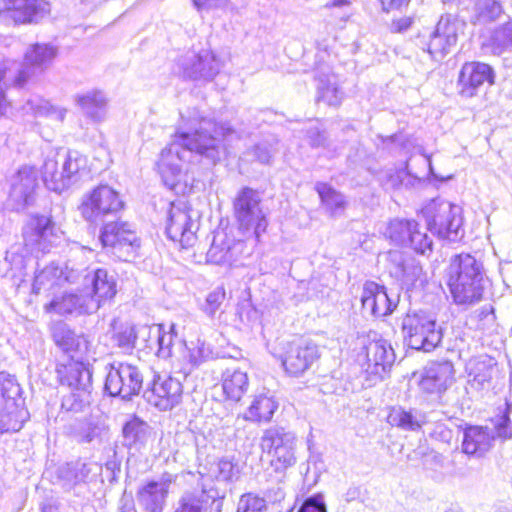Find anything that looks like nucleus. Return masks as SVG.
Returning a JSON list of instances; mask_svg holds the SVG:
<instances>
[{"mask_svg":"<svg viewBox=\"0 0 512 512\" xmlns=\"http://www.w3.org/2000/svg\"><path fill=\"white\" fill-rule=\"evenodd\" d=\"M234 130L227 124L218 125L197 110L181 114L173 141L165 147L157 162L164 184L173 188L181 175L182 164L192 153H196L215 164L220 159L221 138Z\"/></svg>","mask_w":512,"mask_h":512,"instance_id":"obj_1","label":"nucleus"},{"mask_svg":"<svg viewBox=\"0 0 512 512\" xmlns=\"http://www.w3.org/2000/svg\"><path fill=\"white\" fill-rule=\"evenodd\" d=\"M25 243L12 245L0 261V275L18 290L25 282L27 265L32 260L29 251L48 252L59 239L55 224L47 216L34 217L23 232Z\"/></svg>","mask_w":512,"mask_h":512,"instance_id":"obj_2","label":"nucleus"},{"mask_svg":"<svg viewBox=\"0 0 512 512\" xmlns=\"http://www.w3.org/2000/svg\"><path fill=\"white\" fill-rule=\"evenodd\" d=\"M80 283L83 288L80 293H64L54 298L45 306L46 311L61 315L78 313L92 314L97 312L117 293V283L114 275L106 269H83L80 271Z\"/></svg>","mask_w":512,"mask_h":512,"instance_id":"obj_3","label":"nucleus"},{"mask_svg":"<svg viewBox=\"0 0 512 512\" xmlns=\"http://www.w3.org/2000/svg\"><path fill=\"white\" fill-rule=\"evenodd\" d=\"M448 286L457 305H474L482 300L486 274L483 263L470 253L456 254L447 269Z\"/></svg>","mask_w":512,"mask_h":512,"instance_id":"obj_4","label":"nucleus"},{"mask_svg":"<svg viewBox=\"0 0 512 512\" xmlns=\"http://www.w3.org/2000/svg\"><path fill=\"white\" fill-rule=\"evenodd\" d=\"M401 328L408 346L415 350L430 352L443 337L435 316L425 310H409L402 319Z\"/></svg>","mask_w":512,"mask_h":512,"instance_id":"obj_5","label":"nucleus"},{"mask_svg":"<svg viewBox=\"0 0 512 512\" xmlns=\"http://www.w3.org/2000/svg\"><path fill=\"white\" fill-rule=\"evenodd\" d=\"M233 214L239 230L250 233L259 240L268 226L267 213L258 191L243 187L233 200Z\"/></svg>","mask_w":512,"mask_h":512,"instance_id":"obj_6","label":"nucleus"},{"mask_svg":"<svg viewBox=\"0 0 512 512\" xmlns=\"http://www.w3.org/2000/svg\"><path fill=\"white\" fill-rule=\"evenodd\" d=\"M28 418L19 384L10 376L0 373V432H17Z\"/></svg>","mask_w":512,"mask_h":512,"instance_id":"obj_7","label":"nucleus"},{"mask_svg":"<svg viewBox=\"0 0 512 512\" xmlns=\"http://www.w3.org/2000/svg\"><path fill=\"white\" fill-rule=\"evenodd\" d=\"M124 203L117 191L108 185H100L82 200L80 211L83 218L95 225L105 224L115 218Z\"/></svg>","mask_w":512,"mask_h":512,"instance_id":"obj_8","label":"nucleus"},{"mask_svg":"<svg viewBox=\"0 0 512 512\" xmlns=\"http://www.w3.org/2000/svg\"><path fill=\"white\" fill-rule=\"evenodd\" d=\"M104 392L111 397L131 400L140 393L144 376L141 370L129 363H113L106 366Z\"/></svg>","mask_w":512,"mask_h":512,"instance_id":"obj_9","label":"nucleus"},{"mask_svg":"<svg viewBox=\"0 0 512 512\" xmlns=\"http://www.w3.org/2000/svg\"><path fill=\"white\" fill-rule=\"evenodd\" d=\"M100 241L109 253L121 261H130L140 247V240L131 225L118 220L103 224Z\"/></svg>","mask_w":512,"mask_h":512,"instance_id":"obj_10","label":"nucleus"},{"mask_svg":"<svg viewBox=\"0 0 512 512\" xmlns=\"http://www.w3.org/2000/svg\"><path fill=\"white\" fill-rule=\"evenodd\" d=\"M427 228L439 238L457 241L463 236L461 207L447 201L434 203L429 210Z\"/></svg>","mask_w":512,"mask_h":512,"instance_id":"obj_11","label":"nucleus"},{"mask_svg":"<svg viewBox=\"0 0 512 512\" xmlns=\"http://www.w3.org/2000/svg\"><path fill=\"white\" fill-rule=\"evenodd\" d=\"M202 481L184 491L174 505L173 512H222L224 496L214 485Z\"/></svg>","mask_w":512,"mask_h":512,"instance_id":"obj_12","label":"nucleus"},{"mask_svg":"<svg viewBox=\"0 0 512 512\" xmlns=\"http://www.w3.org/2000/svg\"><path fill=\"white\" fill-rule=\"evenodd\" d=\"M192 210L184 202L171 203L167 215L166 234L182 247L192 246L198 224L192 219Z\"/></svg>","mask_w":512,"mask_h":512,"instance_id":"obj_13","label":"nucleus"},{"mask_svg":"<svg viewBox=\"0 0 512 512\" xmlns=\"http://www.w3.org/2000/svg\"><path fill=\"white\" fill-rule=\"evenodd\" d=\"M183 386L180 380L167 375H154L151 386L144 391V399L161 411L178 405L182 399Z\"/></svg>","mask_w":512,"mask_h":512,"instance_id":"obj_14","label":"nucleus"},{"mask_svg":"<svg viewBox=\"0 0 512 512\" xmlns=\"http://www.w3.org/2000/svg\"><path fill=\"white\" fill-rule=\"evenodd\" d=\"M182 73L185 78L193 81H212L222 68L217 55L208 49L185 56L181 61Z\"/></svg>","mask_w":512,"mask_h":512,"instance_id":"obj_15","label":"nucleus"},{"mask_svg":"<svg viewBox=\"0 0 512 512\" xmlns=\"http://www.w3.org/2000/svg\"><path fill=\"white\" fill-rule=\"evenodd\" d=\"M366 367L364 373L369 385L382 380L387 369L395 361V354L391 344L385 339H377L366 346Z\"/></svg>","mask_w":512,"mask_h":512,"instance_id":"obj_16","label":"nucleus"},{"mask_svg":"<svg viewBox=\"0 0 512 512\" xmlns=\"http://www.w3.org/2000/svg\"><path fill=\"white\" fill-rule=\"evenodd\" d=\"M463 23L459 22L452 15L441 16L434 32L431 34L427 51L436 60H442L458 40L459 30Z\"/></svg>","mask_w":512,"mask_h":512,"instance_id":"obj_17","label":"nucleus"},{"mask_svg":"<svg viewBox=\"0 0 512 512\" xmlns=\"http://www.w3.org/2000/svg\"><path fill=\"white\" fill-rule=\"evenodd\" d=\"M495 72L493 68L482 62H467L460 71L458 86L459 94L465 98H472L478 94L484 85H493Z\"/></svg>","mask_w":512,"mask_h":512,"instance_id":"obj_18","label":"nucleus"},{"mask_svg":"<svg viewBox=\"0 0 512 512\" xmlns=\"http://www.w3.org/2000/svg\"><path fill=\"white\" fill-rule=\"evenodd\" d=\"M319 357L318 346L305 339L290 342L282 359L285 370L298 376L308 370Z\"/></svg>","mask_w":512,"mask_h":512,"instance_id":"obj_19","label":"nucleus"},{"mask_svg":"<svg viewBox=\"0 0 512 512\" xmlns=\"http://www.w3.org/2000/svg\"><path fill=\"white\" fill-rule=\"evenodd\" d=\"M391 263L390 273L401 281L407 290L422 288L427 282L426 274L418 260L411 256L405 257L399 251L389 252Z\"/></svg>","mask_w":512,"mask_h":512,"instance_id":"obj_20","label":"nucleus"},{"mask_svg":"<svg viewBox=\"0 0 512 512\" xmlns=\"http://www.w3.org/2000/svg\"><path fill=\"white\" fill-rule=\"evenodd\" d=\"M57 55L55 46L47 43H36L31 45L24 56V64L18 71L14 83L23 87L37 70L43 71Z\"/></svg>","mask_w":512,"mask_h":512,"instance_id":"obj_21","label":"nucleus"},{"mask_svg":"<svg viewBox=\"0 0 512 512\" xmlns=\"http://www.w3.org/2000/svg\"><path fill=\"white\" fill-rule=\"evenodd\" d=\"M398 301V296H390L384 286L374 281H366L363 285L362 308L376 318L390 315L397 307Z\"/></svg>","mask_w":512,"mask_h":512,"instance_id":"obj_22","label":"nucleus"},{"mask_svg":"<svg viewBox=\"0 0 512 512\" xmlns=\"http://www.w3.org/2000/svg\"><path fill=\"white\" fill-rule=\"evenodd\" d=\"M47 12L44 0H0V14L7 13L16 24H36Z\"/></svg>","mask_w":512,"mask_h":512,"instance_id":"obj_23","label":"nucleus"},{"mask_svg":"<svg viewBox=\"0 0 512 512\" xmlns=\"http://www.w3.org/2000/svg\"><path fill=\"white\" fill-rule=\"evenodd\" d=\"M38 186V173L33 167L23 166L13 176L9 202L14 210L24 209L33 200Z\"/></svg>","mask_w":512,"mask_h":512,"instance_id":"obj_24","label":"nucleus"},{"mask_svg":"<svg viewBox=\"0 0 512 512\" xmlns=\"http://www.w3.org/2000/svg\"><path fill=\"white\" fill-rule=\"evenodd\" d=\"M454 382V366L450 361L431 362L423 372L420 387L423 391L441 395Z\"/></svg>","mask_w":512,"mask_h":512,"instance_id":"obj_25","label":"nucleus"},{"mask_svg":"<svg viewBox=\"0 0 512 512\" xmlns=\"http://www.w3.org/2000/svg\"><path fill=\"white\" fill-rule=\"evenodd\" d=\"M81 270H75L66 266L64 272L58 265L51 263L41 270H36L32 292L39 294L41 290H49L54 286L61 285L64 282L77 284L80 281Z\"/></svg>","mask_w":512,"mask_h":512,"instance_id":"obj_26","label":"nucleus"},{"mask_svg":"<svg viewBox=\"0 0 512 512\" xmlns=\"http://www.w3.org/2000/svg\"><path fill=\"white\" fill-rule=\"evenodd\" d=\"M243 241L228 238L227 235L218 233L207 252V260L217 265H233L244 251Z\"/></svg>","mask_w":512,"mask_h":512,"instance_id":"obj_27","label":"nucleus"},{"mask_svg":"<svg viewBox=\"0 0 512 512\" xmlns=\"http://www.w3.org/2000/svg\"><path fill=\"white\" fill-rule=\"evenodd\" d=\"M56 374L61 385L70 389L92 388V371L83 362L68 360L66 363H58Z\"/></svg>","mask_w":512,"mask_h":512,"instance_id":"obj_28","label":"nucleus"},{"mask_svg":"<svg viewBox=\"0 0 512 512\" xmlns=\"http://www.w3.org/2000/svg\"><path fill=\"white\" fill-rule=\"evenodd\" d=\"M102 466L97 462L75 461L66 463L58 470L59 478L65 482L68 488L80 483L91 482L101 474Z\"/></svg>","mask_w":512,"mask_h":512,"instance_id":"obj_29","label":"nucleus"},{"mask_svg":"<svg viewBox=\"0 0 512 512\" xmlns=\"http://www.w3.org/2000/svg\"><path fill=\"white\" fill-rule=\"evenodd\" d=\"M169 484L150 481L139 488L136 499L146 512H163L168 495Z\"/></svg>","mask_w":512,"mask_h":512,"instance_id":"obj_30","label":"nucleus"},{"mask_svg":"<svg viewBox=\"0 0 512 512\" xmlns=\"http://www.w3.org/2000/svg\"><path fill=\"white\" fill-rule=\"evenodd\" d=\"M494 440L495 436L488 427L470 426L464 431L462 451L480 457L490 450Z\"/></svg>","mask_w":512,"mask_h":512,"instance_id":"obj_31","label":"nucleus"},{"mask_svg":"<svg viewBox=\"0 0 512 512\" xmlns=\"http://www.w3.org/2000/svg\"><path fill=\"white\" fill-rule=\"evenodd\" d=\"M85 159L78 154V152H68L62 157L61 172L58 180H51L50 184L55 192H62L67 189L72 183L77 181L78 173L84 166Z\"/></svg>","mask_w":512,"mask_h":512,"instance_id":"obj_32","label":"nucleus"},{"mask_svg":"<svg viewBox=\"0 0 512 512\" xmlns=\"http://www.w3.org/2000/svg\"><path fill=\"white\" fill-rule=\"evenodd\" d=\"M496 362L489 356H481L468 363L469 383L476 390H484L490 386Z\"/></svg>","mask_w":512,"mask_h":512,"instance_id":"obj_33","label":"nucleus"},{"mask_svg":"<svg viewBox=\"0 0 512 512\" xmlns=\"http://www.w3.org/2000/svg\"><path fill=\"white\" fill-rule=\"evenodd\" d=\"M139 333L143 337H153L152 340H148L150 343L145 345L146 348L153 349L157 346V355L163 359H167L173 355L174 340L177 339V335L174 332V325L171 326L168 332L163 331L162 325L156 326L155 328H142Z\"/></svg>","mask_w":512,"mask_h":512,"instance_id":"obj_34","label":"nucleus"},{"mask_svg":"<svg viewBox=\"0 0 512 512\" xmlns=\"http://www.w3.org/2000/svg\"><path fill=\"white\" fill-rule=\"evenodd\" d=\"M317 101H323L329 106H339L344 93L339 88L337 77L332 73L317 72Z\"/></svg>","mask_w":512,"mask_h":512,"instance_id":"obj_35","label":"nucleus"},{"mask_svg":"<svg viewBox=\"0 0 512 512\" xmlns=\"http://www.w3.org/2000/svg\"><path fill=\"white\" fill-rule=\"evenodd\" d=\"M75 100L83 113L93 121L99 122L105 118L107 98L102 91L93 90L79 94Z\"/></svg>","mask_w":512,"mask_h":512,"instance_id":"obj_36","label":"nucleus"},{"mask_svg":"<svg viewBox=\"0 0 512 512\" xmlns=\"http://www.w3.org/2000/svg\"><path fill=\"white\" fill-rule=\"evenodd\" d=\"M249 387L246 372L239 369H226L222 374V389L227 399L239 401Z\"/></svg>","mask_w":512,"mask_h":512,"instance_id":"obj_37","label":"nucleus"},{"mask_svg":"<svg viewBox=\"0 0 512 512\" xmlns=\"http://www.w3.org/2000/svg\"><path fill=\"white\" fill-rule=\"evenodd\" d=\"M289 444H296V437L292 432L280 426L264 430L260 439L261 449L268 455Z\"/></svg>","mask_w":512,"mask_h":512,"instance_id":"obj_38","label":"nucleus"},{"mask_svg":"<svg viewBox=\"0 0 512 512\" xmlns=\"http://www.w3.org/2000/svg\"><path fill=\"white\" fill-rule=\"evenodd\" d=\"M391 425L403 430L416 431L426 423V416L419 410H404L401 407L393 408L388 416Z\"/></svg>","mask_w":512,"mask_h":512,"instance_id":"obj_39","label":"nucleus"},{"mask_svg":"<svg viewBox=\"0 0 512 512\" xmlns=\"http://www.w3.org/2000/svg\"><path fill=\"white\" fill-rule=\"evenodd\" d=\"M277 409L278 403L273 397L261 394L256 396L248 407L245 419L252 422H268Z\"/></svg>","mask_w":512,"mask_h":512,"instance_id":"obj_40","label":"nucleus"},{"mask_svg":"<svg viewBox=\"0 0 512 512\" xmlns=\"http://www.w3.org/2000/svg\"><path fill=\"white\" fill-rule=\"evenodd\" d=\"M53 340L65 352H83L87 349V341L83 336L76 335L67 325L60 323L53 329Z\"/></svg>","mask_w":512,"mask_h":512,"instance_id":"obj_41","label":"nucleus"},{"mask_svg":"<svg viewBox=\"0 0 512 512\" xmlns=\"http://www.w3.org/2000/svg\"><path fill=\"white\" fill-rule=\"evenodd\" d=\"M416 221L407 219H393L388 223L385 236L399 246L407 247L412 231L416 227Z\"/></svg>","mask_w":512,"mask_h":512,"instance_id":"obj_42","label":"nucleus"},{"mask_svg":"<svg viewBox=\"0 0 512 512\" xmlns=\"http://www.w3.org/2000/svg\"><path fill=\"white\" fill-rule=\"evenodd\" d=\"M125 445L129 447L143 445L149 437V425L134 417L125 423L122 429Z\"/></svg>","mask_w":512,"mask_h":512,"instance_id":"obj_43","label":"nucleus"},{"mask_svg":"<svg viewBox=\"0 0 512 512\" xmlns=\"http://www.w3.org/2000/svg\"><path fill=\"white\" fill-rule=\"evenodd\" d=\"M92 401V388L71 389L62 398L61 408L67 412L79 413L88 408Z\"/></svg>","mask_w":512,"mask_h":512,"instance_id":"obj_44","label":"nucleus"},{"mask_svg":"<svg viewBox=\"0 0 512 512\" xmlns=\"http://www.w3.org/2000/svg\"><path fill=\"white\" fill-rule=\"evenodd\" d=\"M316 190L325 207L333 214H339L345 208L344 196L326 183H318Z\"/></svg>","mask_w":512,"mask_h":512,"instance_id":"obj_45","label":"nucleus"},{"mask_svg":"<svg viewBox=\"0 0 512 512\" xmlns=\"http://www.w3.org/2000/svg\"><path fill=\"white\" fill-rule=\"evenodd\" d=\"M511 413L512 403L506 401L504 410L491 420L493 423V429H490V433L493 434L495 438H499L501 440L512 439Z\"/></svg>","mask_w":512,"mask_h":512,"instance_id":"obj_46","label":"nucleus"},{"mask_svg":"<svg viewBox=\"0 0 512 512\" xmlns=\"http://www.w3.org/2000/svg\"><path fill=\"white\" fill-rule=\"evenodd\" d=\"M104 428L97 422L85 420L74 426L73 437L78 443H91L100 441Z\"/></svg>","mask_w":512,"mask_h":512,"instance_id":"obj_47","label":"nucleus"},{"mask_svg":"<svg viewBox=\"0 0 512 512\" xmlns=\"http://www.w3.org/2000/svg\"><path fill=\"white\" fill-rule=\"evenodd\" d=\"M492 52L500 55L512 47V20L496 28L490 38Z\"/></svg>","mask_w":512,"mask_h":512,"instance_id":"obj_48","label":"nucleus"},{"mask_svg":"<svg viewBox=\"0 0 512 512\" xmlns=\"http://www.w3.org/2000/svg\"><path fill=\"white\" fill-rule=\"evenodd\" d=\"M296 444H289L279 448L271 456V466L276 471H284L296 463L295 456Z\"/></svg>","mask_w":512,"mask_h":512,"instance_id":"obj_49","label":"nucleus"},{"mask_svg":"<svg viewBox=\"0 0 512 512\" xmlns=\"http://www.w3.org/2000/svg\"><path fill=\"white\" fill-rule=\"evenodd\" d=\"M22 109L25 113L32 114L34 116L52 115L56 113L57 119L60 121L64 119L66 113V110H57L50 106L48 102L43 100L30 99L23 105Z\"/></svg>","mask_w":512,"mask_h":512,"instance_id":"obj_50","label":"nucleus"},{"mask_svg":"<svg viewBox=\"0 0 512 512\" xmlns=\"http://www.w3.org/2000/svg\"><path fill=\"white\" fill-rule=\"evenodd\" d=\"M307 140L312 148H323L327 150L329 157H333L337 151L336 147L329 140L324 130L318 127H311L307 130Z\"/></svg>","mask_w":512,"mask_h":512,"instance_id":"obj_51","label":"nucleus"},{"mask_svg":"<svg viewBox=\"0 0 512 512\" xmlns=\"http://www.w3.org/2000/svg\"><path fill=\"white\" fill-rule=\"evenodd\" d=\"M432 245V239L426 232L421 231L419 224L416 223V227L411 233L407 247H410L415 252L424 255L427 252H432Z\"/></svg>","mask_w":512,"mask_h":512,"instance_id":"obj_52","label":"nucleus"},{"mask_svg":"<svg viewBox=\"0 0 512 512\" xmlns=\"http://www.w3.org/2000/svg\"><path fill=\"white\" fill-rule=\"evenodd\" d=\"M266 510V500L252 493L242 495L237 506V512H265Z\"/></svg>","mask_w":512,"mask_h":512,"instance_id":"obj_53","label":"nucleus"},{"mask_svg":"<svg viewBox=\"0 0 512 512\" xmlns=\"http://www.w3.org/2000/svg\"><path fill=\"white\" fill-rule=\"evenodd\" d=\"M187 354L185 357L192 367L199 366L210 354V349L204 342L197 340L191 342L190 346H186Z\"/></svg>","mask_w":512,"mask_h":512,"instance_id":"obj_54","label":"nucleus"},{"mask_svg":"<svg viewBox=\"0 0 512 512\" xmlns=\"http://www.w3.org/2000/svg\"><path fill=\"white\" fill-rule=\"evenodd\" d=\"M226 292L223 287H217L215 290L210 292L202 306V310L209 316L214 317L217 310L225 300Z\"/></svg>","mask_w":512,"mask_h":512,"instance_id":"obj_55","label":"nucleus"},{"mask_svg":"<svg viewBox=\"0 0 512 512\" xmlns=\"http://www.w3.org/2000/svg\"><path fill=\"white\" fill-rule=\"evenodd\" d=\"M61 168H59V161L54 158H47L42 167V178L44 184L49 190L54 191V188L50 185L51 180H58Z\"/></svg>","mask_w":512,"mask_h":512,"instance_id":"obj_56","label":"nucleus"},{"mask_svg":"<svg viewBox=\"0 0 512 512\" xmlns=\"http://www.w3.org/2000/svg\"><path fill=\"white\" fill-rule=\"evenodd\" d=\"M478 9L480 16L489 21L496 20L502 13L501 4L496 0H481Z\"/></svg>","mask_w":512,"mask_h":512,"instance_id":"obj_57","label":"nucleus"},{"mask_svg":"<svg viewBox=\"0 0 512 512\" xmlns=\"http://www.w3.org/2000/svg\"><path fill=\"white\" fill-rule=\"evenodd\" d=\"M276 149L274 145L268 141L256 144L247 154L253 157L260 163L268 164Z\"/></svg>","mask_w":512,"mask_h":512,"instance_id":"obj_58","label":"nucleus"},{"mask_svg":"<svg viewBox=\"0 0 512 512\" xmlns=\"http://www.w3.org/2000/svg\"><path fill=\"white\" fill-rule=\"evenodd\" d=\"M218 480L222 481H233L238 478V469L236 464L227 458L219 460L217 463V475Z\"/></svg>","mask_w":512,"mask_h":512,"instance_id":"obj_59","label":"nucleus"},{"mask_svg":"<svg viewBox=\"0 0 512 512\" xmlns=\"http://www.w3.org/2000/svg\"><path fill=\"white\" fill-rule=\"evenodd\" d=\"M298 512H327L323 495L318 493L307 497L301 504Z\"/></svg>","mask_w":512,"mask_h":512,"instance_id":"obj_60","label":"nucleus"},{"mask_svg":"<svg viewBox=\"0 0 512 512\" xmlns=\"http://www.w3.org/2000/svg\"><path fill=\"white\" fill-rule=\"evenodd\" d=\"M139 335V331L136 333L134 328H127L117 335V344L123 350L129 351L137 345Z\"/></svg>","mask_w":512,"mask_h":512,"instance_id":"obj_61","label":"nucleus"},{"mask_svg":"<svg viewBox=\"0 0 512 512\" xmlns=\"http://www.w3.org/2000/svg\"><path fill=\"white\" fill-rule=\"evenodd\" d=\"M192 2L198 11L226 10L231 5L230 0H192Z\"/></svg>","mask_w":512,"mask_h":512,"instance_id":"obj_62","label":"nucleus"},{"mask_svg":"<svg viewBox=\"0 0 512 512\" xmlns=\"http://www.w3.org/2000/svg\"><path fill=\"white\" fill-rule=\"evenodd\" d=\"M412 24V19L409 17H402L397 20H393L391 29L393 32L406 31Z\"/></svg>","mask_w":512,"mask_h":512,"instance_id":"obj_63","label":"nucleus"},{"mask_svg":"<svg viewBox=\"0 0 512 512\" xmlns=\"http://www.w3.org/2000/svg\"><path fill=\"white\" fill-rule=\"evenodd\" d=\"M385 11L391 9H399L404 5H407L409 0H379Z\"/></svg>","mask_w":512,"mask_h":512,"instance_id":"obj_64","label":"nucleus"}]
</instances>
